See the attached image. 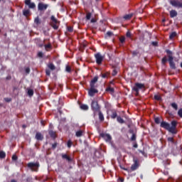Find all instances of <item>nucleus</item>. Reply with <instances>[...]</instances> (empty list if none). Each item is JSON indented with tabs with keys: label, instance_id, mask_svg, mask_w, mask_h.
Returning a JSON list of instances; mask_svg holds the SVG:
<instances>
[{
	"label": "nucleus",
	"instance_id": "1",
	"mask_svg": "<svg viewBox=\"0 0 182 182\" xmlns=\"http://www.w3.org/2000/svg\"><path fill=\"white\" fill-rule=\"evenodd\" d=\"M177 124H178V122H177L176 120L171 122V126H170L168 122L162 121L160 126L162 127V129H165V130H167L169 132V133H171V134H177Z\"/></svg>",
	"mask_w": 182,
	"mask_h": 182
},
{
	"label": "nucleus",
	"instance_id": "2",
	"mask_svg": "<svg viewBox=\"0 0 182 182\" xmlns=\"http://www.w3.org/2000/svg\"><path fill=\"white\" fill-rule=\"evenodd\" d=\"M97 80H99V77L95 76L90 82V88L88 90V95L89 96H91V97H93L96 93H99V90L96 89V87H97V85H96Z\"/></svg>",
	"mask_w": 182,
	"mask_h": 182
},
{
	"label": "nucleus",
	"instance_id": "3",
	"mask_svg": "<svg viewBox=\"0 0 182 182\" xmlns=\"http://www.w3.org/2000/svg\"><path fill=\"white\" fill-rule=\"evenodd\" d=\"M50 19V26H52V28H54L55 31H58L59 29V23H60V22L56 19V17H55V16H51Z\"/></svg>",
	"mask_w": 182,
	"mask_h": 182
},
{
	"label": "nucleus",
	"instance_id": "4",
	"mask_svg": "<svg viewBox=\"0 0 182 182\" xmlns=\"http://www.w3.org/2000/svg\"><path fill=\"white\" fill-rule=\"evenodd\" d=\"M91 109L94 113V116H95L100 111V106H99V103L97 101L93 100L91 103Z\"/></svg>",
	"mask_w": 182,
	"mask_h": 182
},
{
	"label": "nucleus",
	"instance_id": "5",
	"mask_svg": "<svg viewBox=\"0 0 182 182\" xmlns=\"http://www.w3.org/2000/svg\"><path fill=\"white\" fill-rule=\"evenodd\" d=\"M144 87H145L144 84L136 82L134 86L132 88V90H134V92H136V96H139V91L141 90V89H144Z\"/></svg>",
	"mask_w": 182,
	"mask_h": 182
},
{
	"label": "nucleus",
	"instance_id": "6",
	"mask_svg": "<svg viewBox=\"0 0 182 182\" xmlns=\"http://www.w3.org/2000/svg\"><path fill=\"white\" fill-rule=\"evenodd\" d=\"M27 167H28V168H31L32 171H38V168H39V163L30 162L27 164Z\"/></svg>",
	"mask_w": 182,
	"mask_h": 182
},
{
	"label": "nucleus",
	"instance_id": "7",
	"mask_svg": "<svg viewBox=\"0 0 182 182\" xmlns=\"http://www.w3.org/2000/svg\"><path fill=\"white\" fill-rule=\"evenodd\" d=\"M170 5L174 6V8H181L182 9V0H171L169 1Z\"/></svg>",
	"mask_w": 182,
	"mask_h": 182
},
{
	"label": "nucleus",
	"instance_id": "8",
	"mask_svg": "<svg viewBox=\"0 0 182 182\" xmlns=\"http://www.w3.org/2000/svg\"><path fill=\"white\" fill-rule=\"evenodd\" d=\"M95 58L97 65H102V62H103L104 58L100 53H97L96 54H95Z\"/></svg>",
	"mask_w": 182,
	"mask_h": 182
},
{
	"label": "nucleus",
	"instance_id": "9",
	"mask_svg": "<svg viewBox=\"0 0 182 182\" xmlns=\"http://www.w3.org/2000/svg\"><path fill=\"white\" fill-rule=\"evenodd\" d=\"M48 4H45L42 2H40L38 4V11H40V12H43V11H46V9H48Z\"/></svg>",
	"mask_w": 182,
	"mask_h": 182
},
{
	"label": "nucleus",
	"instance_id": "10",
	"mask_svg": "<svg viewBox=\"0 0 182 182\" xmlns=\"http://www.w3.org/2000/svg\"><path fill=\"white\" fill-rule=\"evenodd\" d=\"M100 137L104 139V140H105V141H108V142L112 141V136H110V134H109L101 133L100 134Z\"/></svg>",
	"mask_w": 182,
	"mask_h": 182
},
{
	"label": "nucleus",
	"instance_id": "11",
	"mask_svg": "<svg viewBox=\"0 0 182 182\" xmlns=\"http://www.w3.org/2000/svg\"><path fill=\"white\" fill-rule=\"evenodd\" d=\"M140 164H139V161L138 160H134V164L132 165L131 166V169L130 173H132V171H136V170H137V168H139Z\"/></svg>",
	"mask_w": 182,
	"mask_h": 182
},
{
	"label": "nucleus",
	"instance_id": "12",
	"mask_svg": "<svg viewBox=\"0 0 182 182\" xmlns=\"http://www.w3.org/2000/svg\"><path fill=\"white\" fill-rule=\"evenodd\" d=\"M168 60L169 62L171 69H176V64L174 63V58H173V55H169Z\"/></svg>",
	"mask_w": 182,
	"mask_h": 182
},
{
	"label": "nucleus",
	"instance_id": "13",
	"mask_svg": "<svg viewBox=\"0 0 182 182\" xmlns=\"http://www.w3.org/2000/svg\"><path fill=\"white\" fill-rule=\"evenodd\" d=\"M25 5L28 6L30 9H35V8H36V4L31 2V0H25Z\"/></svg>",
	"mask_w": 182,
	"mask_h": 182
},
{
	"label": "nucleus",
	"instance_id": "14",
	"mask_svg": "<svg viewBox=\"0 0 182 182\" xmlns=\"http://www.w3.org/2000/svg\"><path fill=\"white\" fill-rule=\"evenodd\" d=\"M170 18H176L178 13L175 9H172L169 11Z\"/></svg>",
	"mask_w": 182,
	"mask_h": 182
},
{
	"label": "nucleus",
	"instance_id": "15",
	"mask_svg": "<svg viewBox=\"0 0 182 182\" xmlns=\"http://www.w3.org/2000/svg\"><path fill=\"white\" fill-rule=\"evenodd\" d=\"M111 119H117L118 117L117 116V111L116 109H111V115H110Z\"/></svg>",
	"mask_w": 182,
	"mask_h": 182
},
{
	"label": "nucleus",
	"instance_id": "16",
	"mask_svg": "<svg viewBox=\"0 0 182 182\" xmlns=\"http://www.w3.org/2000/svg\"><path fill=\"white\" fill-rule=\"evenodd\" d=\"M61 157L63 160H67V161H72V159L70 158V156H68V154H61Z\"/></svg>",
	"mask_w": 182,
	"mask_h": 182
},
{
	"label": "nucleus",
	"instance_id": "17",
	"mask_svg": "<svg viewBox=\"0 0 182 182\" xmlns=\"http://www.w3.org/2000/svg\"><path fill=\"white\" fill-rule=\"evenodd\" d=\"M97 113H98L100 122H105V115H103V113L102 112V111L100 110Z\"/></svg>",
	"mask_w": 182,
	"mask_h": 182
},
{
	"label": "nucleus",
	"instance_id": "18",
	"mask_svg": "<svg viewBox=\"0 0 182 182\" xmlns=\"http://www.w3.org/2000/svg\"><path fill=\"white\" fill-rule=\"evenodd\" d=\"M36 140H43V135L41 132H37L36 134Z\"/></svg>",
	"mask_w": 182,
	"mask_h": 182
},
{
	"label": "nucleus",
	"instance_id": "19",
	"mask_svg": "<svg viewBox=\"0 0 182 182\" xmlns=\"http://www.w3.org/2000/svg\"><path fill=\"white\" fill-rule=\"evenodd\" d=\"M167 140L169 143H172V144H175V146H177V141L174 140V138L168 137Z\"/></svg>",
	"mask_w": 182,
	"mask_h": 182
},
{
	"label": "nucleus",
	"instance_id": "20",
	"mask_svg": "<svg viewBox=\"0 0 182 182\" xmlns=\"http://www.w3.org/2000/svg\"><path fill=\"white\" fill-rule=\"evenodd\" d=\"M23 15L27 18V16H29V15H31V10H23Z\"/></svg>",
	"mask_w": 182,
	"mask_h": 182
},
{
	"label": "nucleus",
	"instance_id": "21",
	"mask_svg": "<svg viewBox=\"0 0 182 182\" xmlns=\"http://www.w3.org/2000/svg\"><path fill=\"white\" fill-rule=\"evenodd\" d=\"M35 42L39 46V48H43V46H45L43 43H39V42H41V38H36Z\"/></svg>",
	"mask_w": 182,
	"mask_h": 182
},
{
	"label": "nucleus",
	"instance_id": "22",
	"mask_svg": "<svg viewBox=\"0 0 182 182\" xmlns=\"http://www.w3.org/2000/svg\"><path fill=\"white\" fill-rule=\"evenodd\" d=\"M132 18H133V14H129L124 16V19H125V21H129V19H132Z\"/></svg>",
	"mask_w": 182,
	"mask_h": 182
},
{
	"label": "nucleus",
	"instance_id": "23",
	"mask_svg": "<svg viewBox=\"0 0 182 182\" xmlns=\"http://www.w3.org/2000/svg\"><path fill=\"white\" fill-rule=\"evenodd\" d=\"M44 48L46 52H49V49H52V44L49 43L48 44L44 45Z\"/></svg>",
	"mask_w": 182,
	"mask_h": 182
},
{
	"label": "nucleus",
	"instance_id": "24",
	"mask_svg": "<svg viewBox=\"0 0 182 182\" xmlns=\"http://www.w3.org/2000/svg\"><path fill=\"white\" fill-rule=\"evenodd\" d=\"M109 75H110V73L107 72V73H101L100 76L103 79H107L109 77Z\"/></svg>",
	"mask_w": 182,
	"mask_h": 182
},
{
	"label": "nucleus",
	"instance_id": "25",
	"mask_svg": "<svg viewBox=\"0 0 182 182\" xmlns=\"http://www.w3.org/2000/svg\"><path fill=\"white\" fill-rule=\"evenodd\" d=\"M75 136L76 137H82V136H83V131L82 130L77 131L75 133Z\"/></svg>",
	"mask_w": 182,
	"mask_h": 182
},
{
	"label": "nucleus",
	"instance_id": "26",
	"mask_svg": "<svg viewBox=\"0 0 182 182\" xmlns=\"http://www.w3.org/2000/svg\"><path fill=\"white\" fill-rule=\"evenodd\" d=\"M117 122L120 123V124H123V123H124V119H123L122 117L118 116V117H117Z\"/></svg>",
	"mask_w": 182,
	"mask_h": 182
},
{
	"label": "nucleus",
	"instance_id": "27",
	"mask_svg": "<svg viewBox=\"0 0 182 182\" xmlns=\"http://www.w3.org/2000/svg\"><path fill=\"white\" fill-rule=\"evenodd\" d=\"M80 107L82 110H89V106L87 105H81Z\"/></svg>",
	"mask_w": 182,
	"mask_h": 182
},
{
	"label": "nucleus",
	"instance_id": "28",
	"mask_svg": "<svg viewBox=\"0 0 182 182\" xmlns=\"http://www.w3.org/2000/svg\"><path fill=\"white\" fill-rule=\"evenodd\" d=\"M49 134L50 137H53V139L56 138V132H53V130L49 132Z\"/></svg>",
	"mask_w": 182,
	"mask_h": 182
},
{
	"label": "nucleus",
	"instance_id": "29",
	"mask_svg": "<svg viewBox=\"0 0 182 182\" xmlns=\"http://www.w3.org/2000/svg\"><path fill=\"white\" fill-rule=\"evenodd\" d=\"M171 107H173V109H174V110H178V105H177V104H176V102H173L171 104Z\"/></svg>",
	"mask_w": 182,
	"mask_h": 182
},
{
	"label": "nucleus",
	"instance_id": "30",
	"mask_svg": "<svg viewBox=\"0 0 182 182\" xmlns=\"http://www.w3.org/2000/svg\"><path fill=\"white\" fill-rule=\"evenodd\" d=\"M177 36V33L176 31L172 32L169 36V39H173V38H176Z\"/></svg>",
	"mask_w": 182,
	"mask_h": 182
},
{
	"label": "nucleus",
	"instance_id": "31",
	"mask_svg": "<svg viewBox=\"0 0 182 182\" xmlns=\"http://www.w3.org/2000/svg\"><path fill=\"white\" fill-rule=\"evenodd\" d=\"M106 92H110L111 93H114V88L108 87L106 88Z\"/></svg>",
	"mask_w": 182,
	"mask_h": 182
},
{
	"label": "nucleus",
	"instance_id": "32",
	"mask_svg": "<svg viewBox=\"0 0 182 182\" xmlns=\"http://www.w3.org/2000/svg\"><path fill=\"white\" fill-rule=\"evenodd\" d=\"M27 90H28L27 93L28 96H30V97H31V96H33V90L28 89Z\"/></svg>",
	"mask_w": 182,
	"mask_h": 182
},
{
	"label": "nucleus",
	"instance_id": "33",
	"mask_svg": "<svg viewBox=\"0 0 182 182\" xmlns=\"http://www.w3.org/2000/svg\"><path fill=\"white\" fill-rule=\"evenodd\" d=\"M6 157V154L4 151H0V159H5Z\"/></svg>",
	"mask_w": 182,
	"mask_h": 182
},
{
	"label": "nucleus",
	"instance_id": "34",
	"mask_svg": "<svg viewBox=\"0 0 182 182\" xmlns=\"http://www.w3.org/2000/svg\"><path fill=\"white\" fill-rule=\"evenodd\" d=\"M48 68L50 69V70H55V69H56V67H55L53 63L48 64Z\"/></svg>",
	"mask_w": 182,
	"mask_h": 182
},
{
	"label": "nucleus",
	"instance_id": "35",
	"mask_svg": "<svg viewBox=\"0 0 182 182\" xmlns=\"http://www.w3.org/2000/svg\"><path fill=\"white\" fill-rule=\"evenodd\" d=\"M154 99L155 100H158L159 102H160V100H161V96H160L159 95H155L154 97Z\"/></svg>",
	"mask_w": 182,
	"mask_h": 182
},
{
	"label": "nucleus",
	"instance_id": "36",
	"mask_svg": "<svg viewBox=\"0 0 182 182\" xmlns=\"http://www.w3.org/2000/svg\"><path fill=\"white\" fill-rule=\"evenodd\" d=\"M72 144H73V142H72V140L69 139L67 142V146L68 149H70V147H72Z\"/></svg>",
	"mask_w": 182,
	"mask_h": 182
},
{
	"label": "nucleus",
	"instance_id": "37",
	"mask_svg": "<svg viewBox=\"0 0 182 182\" xmlns=\"http://www.w3.org/2000/svg\"><path fill=\"white\" fill-rule=\"evenodd\" d=\"M34 23H35L36 25L41 24V20L39 19V17H36V18H35Z\"/></svg>",
	"mask_w": 182,
	"mask_h": 182
},
{
	"label": "nucleus",
	"instance_id": "38",
	"mask_svg": "<svg viewBox=\"0 0 182 182\" xmlns=\"http://www.w3.org/2000/svg\"><path fill=\"white\" fill-rule=\"evenodd\" d=\"M162 64L163 65H166V63H167V57L164 56L162 60H161Z\"/></svg>",
	"mask_w": 182,
	"mask_h": 182
},
{
	"label": "nucleus",
	"instance_id": "39",
	"mask_svg": "<svg viewBox=\"0 0 182 182\" xmlns=\"http://www.w3.org/2000/svg\"><path fill=\"white\" fill-rule=\"evenodd\" d=\"M65 71L68 72V73H70V72H72V68H70V66L67 65L65 68Z\"/></svg>",
	"mask_w": 182,
	"mask_h": 182
},
{
	"label": "nucleus",
	"instance_id": "40",
	"mask_svg": "<svg viewBox=\"0 0 182 182\" xmlns=\"http://www.w3.org/2000/svg\"><path fill=\"white\" fill-rule=\"evenodd\" d=\"M90 18H92V13H87L86 20L90 21Z\"/></svg>",
	"mask_w": 182,
	"mask_h": 182
},
{
	"label": "nucleus",
	"instance_id": "41",
	"mask_svg": "<svg viewBox=\"0 0 182 182\" xmlns=\"http://www.w3.org/2000/svg\"><path fill=\"white\" fill-rule=\"evenodd\" d=\"M125 41H126V37L125 36H122L119 38V41L121 42V43H124Z\"/></svg>",
	"mask_w": 182,
	"mask_h": 182
},
{
	"label": "nucleus",
	"instance_id": "42",
	"mask_svg": "<svg viewBox=\"0 0 182 182\" xmlns=\"http://www.w3.org/2000/svg\"><path fill=\"white\" fill-rule=\"evenodd\" d=\"M154 122H155V123H156V124H160V118L156 117V118L154 119Z\"/></svg>",
	"mask_w": 182,
	"mask_h": 182
},
{
	"label": "nucleus",
	"instance_id": "43",
	"mask_svg": "<svg viewBox=\"0 0 182 182\" xmlns=\"http://www.w3.org/2000/svg\"><path fill=\"white\" fill-rule=\"evenodd\" d=\"M131 141H136V134H133L132 137H131Z\"/></svg>",
	"mask_w": 182,
	"mask_h": 182
},
{
	"label": "nucleus",
	"instance_id": "44",
	"mask_svg": "<svg viewBox=\"0 0 182 182\" xmlns=\"http://www.w3.org/2000/svg\"><path fill=\"white\" fill-rule=\"evenodd\" d=\"M178 115L182 119V108L178 111Z\"/></svg>",
	"mask_w": 182,
	"mask_h": 182
},
{
	"label": "nucleus",
	"instance_id": "45",
	"mask_svg": "<svg viewBox=\"0 0 182 182\" xmlns=\"http://www.w3.org/2000/svg\"><path fill=\"white\" fill-rule=\"evenodd\" d=\"M126 36H127V38H132V33L130 32V31H128L127 32Z\"/></svg>",
	"mask_w": 182,
	"mask_h": 182
},
{
	"label": "nucleus",
	"instance_id": "46",
	"mask_svg": "<svg viewBox=\"0 0 182 182\" xmlns=\"http://www.w3.org/2000/svg\"><path fill=\"white\" fill-rule=\"evenodd\" d=\"M67 31H68V32H73V27H72V26H68V27H67Z\"/></svg>",
	"mask_w": 182,
	"mask_h": 182
},
{
	"label": "nucleus",
	"instance_id": "47",
	"mask_svg": "<svg viewBox=\"0 0 182 182\" xmlns=\"http://www.w3.org/2000/svg\"><path fill=\"white\" fill-rule=\"evenodd\" d=\"M37 56L38 58H43V53H42V51L38 52Z\"/></svg>",
	"mask_w": 182,
	"mask_h": 182
},
{
	"label": "nucleus",
	"instance_id": "48",
	"mask_svg": "<svg viewBox=\"0 0 182 182\" xmlns=\"http://www.w3.org/2000/svg\"><path fill=\"white\" fill-rule=\"evenodd\" d=\"M119 167H120V168H122V170H124V171H127L128 173H130V169L124 168V167H123L122 166H120Z\"/></svg>",
	"mask_w": 182,
	"mask_h": 182
},
{
	"label": "nucleus",
	"instance_id": "49",
	"mask_svg": "<svg viewBox=\"0 0 182 182\" xmlns=\"http://www.w3.org/2000/svg\"><path fill=\"white\" fill-rule=\"evenodd\" d=\"M4 100L7 103H9V102H12V98L6 97V98H4Z\"/></svg>",
	"mask_w": 182,
	"mask_h": 182
},
{
	"label": "nucleus",
	"instance_id": "50",
	"mask_svg": "<svg viewBox=\"0 0 182 182\" xmlns=\"http://www.w3.org/2000/svg\"><path fill=\"white\" fill-rule=\"evenodd\" d=\"M12 160L13 161H16V160H18V156L16 155H13Z\"/></svg>",
	"mask_w": 182,
	"mask_h": 182
},
{
	"label": "nucleus",
	"instance_id": "51",
	"mask_svg": "<svg viewBox=\"0 0 182 182\" xmlns=\"http://www.w3.org/2000/svg\"><path fill=\"white\" fill-rule=\"evenodd\" d=\"M138 54H139V51H136V50L132 51L133 56H137Z\"/></svg>",
	"mask_w": 182,
	"mask_h": 182
},
{
	"label": "nucleus",
	"instance_id": "52",
	"mask_svg": "<svg viewBox=\"0 0 182 182\" xmlns=\"http://www.w3.org/2000/svg\"><path fill=\"white\" fill-rule=\"evenodd\" d=\"M25 72H26V73H27V74L31 73V68H26L25 69Z\"/></svg>",
	"mask_w": 182,
	"mask_h": 182
},
{
	"label": "nucleus",
	"instance_id": "53",
	"mask_svg": "<svg viewBox=\"0 0 182 182\" xmlns=\"http://www.w3.org/2000/svg\"><path fill=\"white\" fill-rule=\"evenodd\" d=\"M117 75V70L116 69H114L112 71V76H116Z\"/></svg>",
	"mask_w": 182,
	"mask_h": 182
},
{
	"label": "nucleus",
	"instance_id": "54",
	"mask_svg": "<svg viewBox=\"0 0 182 182\" xmlns=\"http://www.w3.org/2000/svg\"><path fill=\"white\" fill-rule=\"evenodd\" d=\"M106 35H107V36L110 37V36H112V35H113V33L111 32V31H107V33H106Z\"/></svg>",
	"mask_w": 182,
	"mask_h": 182
},
{
	"label": "nucleus",
	"instance_id": "55",
	"mask_svg": "<svg viewBox=\"0 0 182 182\" xmlns=\"http://www.w3.org/2000/svg\"><path fill=\"white\" fill-rule=\"evenodd\" d=\"M46 74L47 76H50V70H46Z\"/></svg>",
	"mask_w": 182,
	"mask_h": 182
},
{
	"label": "nucleus",
	"instance_id": "56",
	"mask_svg": "<svg viewBox=\"0 0 182 182\" xmlns=\"http://www.w3.org/2000/svg\"><path fill=\"white\" fill-rule=\"evenodd\" d=\"M56 147H58V143L53 144L52 149H56Z\"/></svg>",
	"mask_w": 182,
	"mask_h": 182
},
{
	"label": "nucleus",
	"instance_id": "57",
	"mask_svg": "<svg viewBox=\"0 0 182 182\" xmlns=\"http://www.w3.org/2000/svg\"><path fill=\"white\" fill-rule=\"evenodd\" d=\"M151 45H153V46H158L159 43L157 41H154L152 42Z\"/></svg>",
	"mask_w": 182,
	"mask_h": 182
},
{
	"label": "nucleus",
	"instance_id": "58",
	"mask_svg": "<svg viewBox=\"0 0 182 182\" xmlns=\"http://www.w3.org/2000/svg\"><path fill=\"white\" fill-rule=\"evenodd\" d=\"M166 52L168 55H171V53H173L170 50H166Z\"/></svg>",
	"mask_w": 182,
	"mask_h": 182
},
{
	"label": "nucleus",
	"instance_id": "59",
	"mask_svg": "<svg viewBox=\"0 0 182 182\" xmlns=\"http://www.w3.org/2000/svg\"><path fill=\"white\" fill-rule=\"evenodd\" d=\"M133 147H134V149H137V147H139V145L137 144V143H135V144L133 145Z\"/></svg>",
	"mask_w": 182,
	"mask_h": 182
},
{
	"label": "nucleus",
	"instance_id": "60",
	"mask_svg": "<svg viewBox=\"0 0 182 182\" xmlns=\"http://www.w3.org/2000/svg\"><path fill=\"white\" fill-rule=\"evenodd\" d=\"M129 132L131 134H134V131L133 129H129Z\"/></svg>",
	"mask_w": 182,
	"mask_h": 182
},
{
	"label": "nucleus",
	"instance_id": "61",
	"mask_svg": "<svg viewBox=\"0 0 182 182\" xmlns=\"http://www.w3.org/2000/svg\"><path fill=\"white\" fill-rule=\"evenodd\" d=\"M95 22H96V19L92 18L91 19V23H95Z\"/></svg>",
	"mask_w": 182,
	"mask_h": 182
},
{
	"label": "nucleus",
	"instance_id": "62",
	"mask_svg": "<svg viewBox=\"0 0 182 182\" xmlns=\"http://www.w3.org/2000/svg\"><path fill=\"white\" fill-rule=\"evenodd\" d=\"M119 180L120 182L124 181V179L123 178H119Z\"/></svg>",
	"mask_w": 182,
	"mask_h": 182
},
{
	"label": "nucleus",
	"instance_id": "63",
	"mask_svg": "<svg viewBox=\"0 0 182 182\" xmlns=\"http://www.w3.org/2000/svg\"><path fill=\"white\" fill-rule=\"evenodd\" d=\"M11 182H17V181H16V180H15V179H12V180L11 181Z\"/></svg>",
	"mask_w": 182,
	"mask_h": 182
},
{
	"label": "nucleus",
	"instance_id": "64",
	"mask_svg": "<svg viewBox=\"0 0 182 182\" xmlns=\"http://www.w3.org/2000/svg\"><path fill=\"white\" fill-rule=\"evenodd\" d=\"M41 123L42 126H45V124H43V121H41Z\"/></svg>",
	"mask_w": 182,
	"mask_h": 182
}]
</instances>
